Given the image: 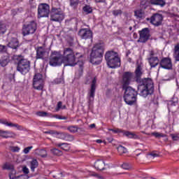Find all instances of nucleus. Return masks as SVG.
<instances>
[{
	"label": "nucleus",
	"mask_w": 179,
	"mask_h": 179,
	"mask_svg": "<svg viewBox=\"0 0 179 179\" xmlns=\"http://www.w3.org/2000/svg\"><path fill=\"white\" fill-rule=\"evenodd\" d=\"M79 58H82L80 53L73 52V49L66 48L64 49L63 55L61 51H52L49 58V65L50 66H60L66 64V66H75L79 62Z\"/></svg>",
	"instance_id": "nucleus-1"
},
{
	"label": "nucleus",
	"mask_w": 179,
	"mask_h": 179,
	"mask_svg": "<svg viewBox=\"0 0 179 179\" xmlns=\"http://www.w3.org/2000/svg\"><path fill=\"white\" fill-rule=\"evenodd\" d=\"M135 73V81L136 83H139L138 86V94L144 98L148 97V96H152L155 93V84L152 78H143L142 79V67L138 65L134 71Z\"/></svg>",
	"instance_id": "nucleus-2"
},
{
	"label": "nucleus",
	"mask_w": 179,
	"mask_h": 179,
	"mask_svg": "<svg viewBox=\"0 0 179 179\" xmlns=\"http://www.w3.org/2000/svg\"><path fill=\"white\" fill-rule=\"evenodd\" d=\"M105 47L104 42L97 43L93 46L90 56L91 64L94 65H100L101 64Z\"/></svg>",
	"instance_id": "nucleus-3"
},
{
	"label": "nucleus",
	"mask_w": 179,
	"mask_h": 179,
	"mask_svg": "<svg viewBox=\"0 0 179 179\" xmlns=\"http://www.w3.org/2000/svg\"><path fill=\"white\" fill-rule=\"evenodd\" d=\"M13 58L17 61V71L20 72L22 75L29 73L30 71V62L26 59H24L22 55H14Z\"/></svg>",
	"instance_id": "nucleus-4"
},
{
	"label": "nucleus",
	"mask_w": 179,
	"mask_h": 179,
	"mask_svg": "<svg viewBox=\"0 0 179 179\" xmlns=\"http://www.w3.org/2000/svg\"><path fill=\"white\" fill-rule=\"evenodd\" d=\"M122 90H124L123 98L126 104H128V106H134L136 101L138 92L131 87H126L122 88Z\"/></svg>",
	"instance_id": "nucleus-5"
},
{
	"label": "nucleus",
	"mask_w": 179,
	"mask_h": 179,
	"mask_svg": "<svg viewBox=\"0 0 179 179\" xmlns=\"http://www.w3.org/2000/svg\"><path fill=\"white\" fill-rule=\"evenodd\" d=\"M37 30V22L36 20H31L25 22L22 25V36H29V34H34Z\"/></svg>",
	"instance_id": "nucleus-6"
},
{
	"label": "nucleus",
	"mask_w": 179,
	"mask_h": 179,
	"mask_svg": "<svg viewBox=\"0 0 179 179\" xmlns=\"http://www.w3.org/2000/svg\"><path fill=\"white\" fill-rule=\"evenodd\" d=\"M64 16L62 13V10L61 8L52 7L50 20L52 22H62L64 20Z\"/></svg>",
	"instance_id": "nucleus-7"
},
{
	"label": "nucleus",
	"mask_w": 179,
	"mask_h": 179,
	"mask_svg": "<svg viewBox=\"0 0 179 179\" xmlns=\"http://www.w3.org/2000/svg\"><path fill=\"white\" fill-rule=\"evenodd\" d=\"M34 89L36 90H43L44 88V80H43V74L38 73L34 76L33 80Z\"/></svg>",
	"instance_id": "nucleus-8"
},
{
	"label": "nucleus",
	"mask_w": 179,
	"mask_h": 179,
	"mask_svg": "<svg viewBox=\"0 0 179 179\" xmlns=\"http://www.w3.org/2000/svg\"><path fill=\"white\" fill-rule=\"evenodd\" d=\"M96 83H97V78L94 77L92 80L90 89L87 94L89 104H92L94 101V96H96V89L97 87Z\"/></svg>",
	"instance_id": "nucleus-9"
},
{
	"label": "nucleus",
	"mask_w": 179,
	"mask_h": 179,
	"mask_svg": "<svg viewBox=\"0 0 179 179\" xmlns=\"http://www.w3.org/2000/svg\"><path fill=\"white\" fill-rule=\"evenodd\" d=\"M139 38L138 40V43H142L145 44L147 41H149L151 35H150V29L149 28H143L142 30L138 31Z\"/></svg>",
	"instance_id": "nucleus-10"
},
{
	"label": "nucleus",
	"mask_w": 179,
	"mask_h": 179,
	"mask_svg": "<svg viewBox=\"0 0 179 179\" xmlns=\"http://www.w3.org/2000/svg\"><path fill=\"white\" fill-rule=\"evenodd\" d=\"M50 6L47 3H41L38 7V17H48Z\"/></svg>",
	"instance_id": "nucleus-11"
},
{
	"label": "nucleus",
	"mask_w": 179,
	"mask_h": 179,
	"mask_svg": "<svg viewBox=\"0 0 179 179\" xmlns=\"http://www.w3.org/2000/svg\"><path fill=\"white\" fill-rule=\"evenodd\" d=\"M133 78L134 73L130 71L124 72L122 77V87L125 88L129 87Z\"/></svg>",
	"instance_id": "nucleus-12"
},
{
	"label": "nucleus",
	"mask_w": 179,
	"mask_h": 179,
	"mask_svg": "<svg viewBox=\"0 0 179 179\" xmlns=\"http://www.w3.org/2000/svg\"><path fill=\"white\" fill-rule=\"evenodd\" d=\"M150 23L155 27L162 26L163 23V15L159 13H154L150 18Z\"/></svg>",
	"instance_id": "nucleus-13"
},
{
	"label": "nucleus",
	"mask_w": 179,
	"mask_h": 179,
	"mask_svg": "<svg viewBox=\"0 0 179 179\" xmlns=\"http://www.w3.org/2000/svg\"><path fill=\"white\" fill-rule=\"evenodd\" d=\"M162 68V69H166L167 71H171V69H173V62H171V58L170 57H163L159 61V67Z\"/></svg>",
	"instance_id": "nucleus-14"
},
{
	"label": "nucleus",
	"mask_w": 179,
	"mask_h": 179,
	"mask_svg": "<svg viewBox=\"0 0 179 179\" xmlns=\"http://www.w3.org/2000/svg\"><path fill=\"white\" fill-rule=\"evenodd\" d=\"M78 36L83 40L93 38V32L89 28H82L78 31Z\"/></svg>",
	"instance_id": "nucleus-15"
},
{
	"label": "nucleus",
	"mask_w": 179,
	"mask_h": 179,
	"mask_svg": "<svg viewBox=\"0 0 179 179\" xmlns=\"http://www.w3.org/2000/svg\"><path fill=\"white\" fill-rule=\"evenodd\" d=\"M36 51V59H44L47 57V50L45 48L39 46L35 48Z\"/></svg>",
	"instance_id": "nucleus-16"
},
{
	"label": "nucleus",
	"mask_w": 179,
	"mask_h": 179,
	"mask_svg": "<svg viewBox=\"0 0 179 179\" xmlns=\"http://www.w3.org/2000/svg\"><path fill=\"white\" fill-rule=\"evenodd\" d=\"M107 65L108 66H109V68H111L112 69L118 68V66H120L121 65V59L117 56V57L113 58L109 62H108Z\"/></svg>",
	"instance_id": "nucleus-17"
},
{
	"label": "nucleus",
	"mask_w": 179,
	"mask_h": 179,
	"mask_svg": "<svg viewBox=\"0 0 179 179\" xmlns=\"http://www.w3.org/2000/svg\"><path fill=\"white\" fill-rule=\"evenodd\" d=\"M0 124H2L3 125H6V127H10V128L15 127L18 131H23L24 129L23 128V126L19 125L17 124H14L12 122H8V120L5 119H0Z\"/></svg>",
	"instance_id": "nucleus-18"
},
{
	"label": "nucleus",
	"mask_w": 179,
	"mask_h": 179,
	"mask_svg": "<svg viewBox=\"0 0 179 179\" xmlns=\"http://www.w3.org/2000/svg\"><path fill=\"white\" fill-rule=\"evenodd\" d=\"M0 137L4 139H9V138H16V133L8 130H0Z\"/></svg>",
	"instance_id": "nucleus-19"
},
{
	"label": "nucleus",
	"mask_w": 179,
	"mask_h": 179,
	"mask_svg": "<svg viewBox=\"0 0 179 179\" xmlns=\"http://www.w3.org/2000/svg\"><path fill=\"white\" fill-rule=\"evenodd\" d=\"M56 135H58L59 139H62L63 141H67L69 142L73 141V136L68 133L57 131Z\"/></svg>",
	"instance_id": "nucleus-20"
},
{
	"label": "nucleus",
	"mask_w": 179,
	"mask_h": 179,
	"mask_svg": "<svg viewBox=\"0 0 179 179\" xmlns=\"http://www.w3.org/2000/svg\"><path fill=\"white\" fill-rule=\"evenodd\" d=\"M148 60L150 68H156L157 65H160V61L157 57H150Z\"/></svg>",
	"instance_id": "nucleus-21"
},
{
	"label": "nucleus",
	"mask_w": 179,
	"mask_h": 179,
	"mask_svg": "<svg viewBox=\"0 0 179 179\" xmlns=\"http://www.w3.org/2000/svg\"><path fill=\"white\" fill-rule=\"evenodd\" d=\"M117 57H118V53L113 50H110L106 52L105 59L108 63L109 62V61H111V59H114V58H117Z\"/></svg>",
	"instance_id": "nucleus-22"
},
{
	"label": "nucleus",
	"mask_w": 179,
	"mask_h": 179,
	"mask_svg": "<svg viewBox=\"0 0 179 179\" xmlns=\"http://www.w3.org/2000/svg\"><path fill=\"white\" fill-rule=\"evenodd\" d=\"M8 46L10 48H13V50H16L17 47H19V41L17 39V38H11Z\"/></svg>",
	"instance_id": "nucleus-23"
},
{
	"label": "nucleus",
	"mask_w": 179,
	"mask_h": 179,
	"mask_svg": "<svg viewBox=\"0 0 179 179\" xmlns=\"http://www.w3.org/2000/svg\"><path fill=\"white\" fill-rule=\"evenodd\" d=\"M94 167L96 169L99 171L104 170V167H106V163H104L103 160L98 159L94 163Z\"/></svg>",
	"instance_id": "nucleus-24"
},
{
	"label": "nucleus",
	"mask_w": 179,
	"mask_h": 179,
	"mask_svg": "<svg viewBox=\"0 0 179 179\" xmlns=\"http://www.w3.org/2000/svg\"><path fill=\"white\" fill-rule=\"evenodd\" d=\"M122 133L124 136L129 138L130 139H139V136L134 132H131L129 131H122Z\"/></svg>",
	"instance_id": "nucleus-25"
},
{
	"label": "nucleus",
	"mask_w": 179,
	"mask_h": 179,
	"mask_svg": "<svg viewBox=\"0 0 179 179\" xmlns=\"http://www.w3.org/2000/svg\"><path fill=\"white\" fill-rule=\"evenodd\" d=\"M10 59L8 55H3L0 59V65L1 66L5 67L8 64H9Z\"/></svg>",
	"instance_id": "nucleus-26"
},
{
	"label": "nucleus",
	"mask_w": 179,
	"mask_h": 179,
	"mask_svg": "<svg viewBox=\"0 0 179 179\" xmlns=\"http://www.w3.org/2000/svg\"><path fill=\"white\" fill-rule=\"evenodd\" d=\"M83 76V63L79 64V69L76 71L75 79H80Z\"/></svg>",
	"instance_id": "nucleus-27"
},
{
	"label": "nucleus",
	"mask_w": 179,
	"mask_h": 179,
	"mask_svg": "<svg viewBox=\"0 0 179 179\" xmlns=\"http://www.w3.org/2000/svg\"><path fill=\"white\" fill-rule=\"evenodd\" d=\"M37 167H38V161H37V159L36 158H33L30 161L31 171H32V173H34V171H36V169H37Z\"/></svg>",
	"instance_id": "nucleus-28"
},
{
	"label": "nucleus",
	"mask_w": 179,
	"mask_h": 179,
	"mask_svg": "<svg viewBox=\"0 0 179 179\" xmlns=\"http://www.w3.org/2000/svg\"><path fill=\"white\" fill-rule=\"evenodd\" d=\"M69 6L73 10H78V6H79V3H80V0H69Z\"/></svg>",
	"instance_id": "nucleus-29"
},
{
	"label": "nucleus",
	"mask_w": 179,
	"mask_h": 179,
	"mask_svg": "<svg viewBox=\"0 0 179 179\" xmlns=\"http://www.w3.org/2000/svg\"><path fill=\"white\" fill-rule=\"evenodd\" d=\"M173 58L176 62H179V43L176 44L174 47Z\"/></svg>",
	"instance_id": "nucleus-30"
},
{
	"label": "nucleus",
	"mask_w": 179,
	"mask_h": 179,
	"mask_svg": "<svg viewBox=\"0 0 179 179\" xmlns=\"http://www.w3.org/2000/svg\"><path fill=\"white\" fill-rule=\"evenodd\" d=\"M151 5H157L158 6H164L166 5V1L164 0H150Z\"/></svg>",
	"instance_id": "nucleus-31"
},
{
	"label": "nucleus",
	"mask_w": 179,
	"mask_h": 179,
	"mask_svg": "<svg viewBox=\"0 0 179 179\" xmlns=\"http://www.w3.org/2000/svg\"><path fill=\"white\" fill-rule=\"evenodd\" d=\"M117 150L120 156H122V155H125L126 153H128V150L125 147L121 145L117 146Z\"/></svg>",
	"instance_id": "nucleus-32"
},
{
	"label": "nucleus",
	"mask_w": 179,
	"mask_h": 179,
	"mask_svg": "<svg viewBox=\"0 0 179 179\" xmlns=\"http://www.w3.org/2000/svg\"><path fill=\"white\" fill-rule=\"evenodd\" d=\"M56 145L58 146V148H61L63 150H69V144L66 143H58Z\"/></svg>",
	"instance_id": "nucleus-33"
},
{
	"label": "nucleus",
	"mask_w": 179,
	"mask_h": 179,
	"mask_svg": "<svg viewBox=\"0 0 179 179\" xmlns=\"http://www.w3.org/2000/svg\"><path fill=\"white\" fill-rule=\"evenodd\" d=\"M83 12H85V13H86V15H89V14L93 13V8L92 7H90V6H89V5H85L83 8Z\"/></svg>",
	"instance_id": "nucleus-34"
},
{
	"label": "nucleus",
	"mask_w": 179,
	"mask_h": 179,
	"mask_svg": "<svg viewBox=\"0 0 179 179\" xmlns=\"http://www.w3.org/2000/svg\"><path fill=\"white\" fill-rule=\"evenodd\" d=\"M36 115H37L38 117H51L52 114L51 113H48L47 112L45 111H38L36 113Z\"/></svg>",
	"instance_id": "nucleus-35"
},
{
	"label": "nucleus",
	"mask_w": 179,
	"mask_h": 179,
	"mask_svg": "<svg viewBox=\"0 0 179 179\" xmlns=\"http://www.w3.org/2000/svg\"><path fill=\"white\" fill-rule=\"evenodd\" d=\"M13 173H15V171H12V173L9 174L10 179H24V175H20L16 176V175H14Z\"/></svg>",
	"instance_id": "nucleus-36"
},
{
	"label": "nucleus",
	"mask_w": 179,
	"mask_h": 179,
	"mask_svg": "<svg viewBox=\"0 0 179 179\" xmlns=\"http://www.w3.org/2000/svg\"><path fill=\"white\" fill-rule=\"evenodd\" d=\"M4 33H6V25L0 21V36H3Z\"/></svg>",
	"instance_id": "nucleus-37"
},
{
	"label": "nucleus",
	"mask_w": 179,
	"mask_h": 179,
	"mask_svg": "<svg viewBox=\"0 0 179 179\" xmlns=\"http://www.w3.org/2000/svg\"><path fill=\"white\" fill-rule=\"evenodd\" d=\"M38 155L41 156V157H47V151L44 149L39 150Z\"/></svg>",
	"instance_id": "nucleus-38"
},
{
	"label": "nucleus",
	"mask_w": 179,
	"mask_h": 179,
	"mask_svg": "<svg viewBox=\"0 0 179 179\" xmlns=\"http://www.w3.org/2000/svg\"><path fill=\"white\" fill-rule=\"evenodd\" d=\"M134 15L137 19H142V17H143V13L141 10H136L134 12Z\"/></svg>",
	"instance_id": "nucleus-39"
},
{
	"label": "nucleus",
	"mask_w": 179,
	"mask_h": 179,
	"mask_svg": "<svg viewBox=\"0 0 179 179\" xmlns=\"http://www.w3.org/2000/svg\"><path fill=\"white\" fill-rule=\"evenodd\" d=\"M152 136H155V138H165L166 134L159 133V132H153L152 133Z\"/></svg>",
	"instance_id": "nucleus-40"
},
{
	"label": "nucleus",
	"mask_w": 179,
	"mask_h": 179,
	"mask_svg": "<svg viewBox=\"0 0 179 179\" xmlns=\"http://www.w3.org/2000/svg\"><path fill=\"white\" fill-rule=\"evenodd\" d=\"M52 118H56L57 120H68V117L66 116H62L59 115H51Z\"/></svg>",
	"instance_id": "nucleus-41"
},
{
	"label": "nucleus",
	"mask_w": 179,
	"mask_h": 179,
	"mask_svg": "<svg viewBox=\"0 0 179 179\" xmlns=\"http://www.w3.org/2000/svg\"><path fill=\"white\" fill-rule=\"evenodd\" d=\"M68 131L69 132H71L72 134H75L78 131V127L76 126H69L67 128Z\"/></svg>",
	"instance_id": "nucleus-42"
},
{
	"label": "nucleus",
	"mask_w": 179,
	"mask_h": 179,
	"mask_svg": "<svg viewBox=\"0 0 179 179\" xmlns=\"http://www.w3.org/2000/svg\"><path fill=\"white\" fill-rule=\"evenodd\" d=\"M3 170H13V166L10 164L6 163L3 166Z\"/></svg>",
	"instance_id": "nucleus-43"
},
{
	"label": "nucleus",
	"mask_w": 179,
	"mask_h": 179,
	"mask_svg": "<svg viewBox=\"0 0 179 179\" xmlns=\"http://www.w3.org/2000/svg\"><path fill=\"white\" fill-rule=\"evenodd\" d=\"M52 152L53 155H55L56 156H62V151H61L57 148L52 149Z\"/></svg>",
	"instance_id": "nucleus-44"
},
{
	"label": "nucleus",
	"mask_w": 179,
	"mask_h": 179,
	"mask_svg": "<svg viewBox=\"0 0 179 179\" xmlns=\"http://www.w3.org/2000/svg\"><path fill=\"white\" fill-rule=\"evenodd\" d=\"M112 13L113 16H120V15H122V10H114L112 11Z\"/></svg>",
	"instance_id": "nucleus-45"
},
{
	"label": "nucleus",
	"mask_w": 179,
	"mask_h": 179,
	"mask_svg": "<svg viewBox=\"0 0 179 179\" xmlns=\"http://www.w3.org/2000/svg\"><path fill=\"white\" fill-rule=\"evenodd\" d=\"M10 150L14 152H19L20 150V148H19L18 146H10Z\"/></svg>",
	"instance_id": "nucleus-46"
},
{
	"label": "nucleus",
	"mask_w": 179,
	"mask_h": 179,
	"mask_svg": "<svg viewBox=\"0 0 179 179\" xmlns=\"http://www.w3.org/2000/svg\"><path fill=\"white\" fill-rule=\"evenodd\" d=\"M121 167L122 169H124V170H129V169H131V165L127 162H124L121 165Z\"/></svg>",
	"instance_id": "nucleus-47"
},
{
	"label": "nucleus",
	"mask_w": 179,
	"mask_h": 179,
	"mask_svg": "<svg viewBox=\"0 0 179 179\" xmlns=\"http://www.w3.org/2000/svg\"><path fill=\"white\" fill-rule=\"evenodd\" d=\"M61 108H62V101H59L57 103V106L55 108V111L58 112L59 111V110H61Z\"/></svg>",
	"instance_id": "nucleus-48"
},
{
	"label": "nucleus",
	"mask_w": 179,
	"mask_h": 179,
	"mask_svg": "<svg viewBox=\"0 0 179 179\" xmlns=\"http://www.w3.org/2000/svg\"><path fill=\"white\" fill-rule=\"evenodd\" d=\"M33 148V146H29V147H27L25 148L24 150H23V152L25 155H27V153H29L30 152V150Z\"/></svg>",
	"instance_id": "nucleus-49"
},
{
	"label": "nucleus",
	"mask_w": 179,
	"mask_h": 179,
	"mask_svg": "<svg viewBox=\"0 0 179 179\" xmlns=\"http://www.w3.org/2000/svg\"><path fill=\"white\" fill-rule=\"evenodd\" d=\"M108 131H111V132H113L114 134H118L120 132H122V131H121L120 129H108Z\"/></svg>",
	"instance_id": "nucleus-50"
},
{
	"label": "nucleus",
	"mask_w": 179,
	"mask_h": 179,
	"mask_svg": "<svg viewBox=\"0 0 179 179\" xmlns=\"http://www.w3.org/2000/svg\"><path fill=\"white\" fill-rule=\"evenodd\" d=\"M6 51V46L0 45V52H5Z\"/></svg>",
	"instance_id": "nucleus-51"
},
{
	"label": "nucleus",
	"mask_w": 179,
	"mask_h": 179,
	"mask_svg": "<svg viewBox=\"0 0 179 179\" xmlns=\"http://www.w3.org/2000/svg\"><path fill=\"white\" fill-rule=\"evenodd\" d=\"M45 134H49L50 135H57V131L50 130L45 131Z\"/></svg>",
	"instance_id": "nucleus-52"
},
{
	"label": "nucleus",
	"mask_w": 179,
	"mask_h": 179,
	"mask_svg": "<svg viewBox=\"0 0 179 179\" xmlns=\"http://www.w3.org/2000/svg\"><path fill=\"white\" fill-rule=\"evenodd\" d=\"M173 141H179V136L177 135L171 134Z\"/></svg>",
	"instance_id": "nucleus-53"
},
{
	"label": "nucleus",
	"mask_w": 179,
	"mask_h": 179,
	"mask_svg": "<svg viewBox=\"0 0 179 179\" xmlns=\"http://www.w3.org/2000/svg\"><path fill=\"white\" fill-rule=\"evenodd\" d=\"M22 171L24 174H29V168L24 166L23 169H22Z\"/></svg>",
	"instance_id": "nucleus-54"
},
{
	"label": "nucleus",
	"mask_w": 179,
	"mask_h": 179,
	"mask_svg": "<svg viewBox=\"0 0 179 179\" xmlns=\"http://www.w3.org/2000/svg\"><path fill=\"white\" fill-rule=\"evenodd\" d=\"M55 83H62L64 82V78H57L55 80Z\"/></svg>",
	"instance_id": "nucleus-55"
},
{
	"label": "nucleus",
	"mask_w": 179,
	"mask_h": 179,
	"mask_svg": "<svg viewBox=\"0 0 179 179\" xmlns=\"http://www.w3.org/2000/svg\"><path fill=\"white\" fill-rule=\"evenodd\" d=\"M150 156H152V157H159V154L152 152L151 153H150Z\"/></svg>",
	"instance_id": "nucleus-56"
},
{
	"label": "nucleus",
	"mask_w": 179,
	"mask_h": 179,
	"mask_svg": "<svg viewBox=\"0 0 179 179\" xmlns=\"http://www.w3.org/2000/svg\"><path fill=\"white\" fill-rule=\"evenodd\" d=\"M106 0H94L96 3H106Z\"/></svg>",
	"instance_id": "nucleus-57"
},
{
	"label": "nucleus",
	"mask_w": 179,
	"mask_h": 179,
	"mask_svg": "<svg viewBox=\"0 0 179 179\" xmlns=\"http://www.w3.org/2000/svg\"><path fill=\"white\" fill-rule=\"evenodd\" d=\"M96 142V143H103V141H101V139H97Z\"/></svg>",
	"instance_id": "nucleus-58"
},
{
	"label": "nucleus",
	"mask_w": 179,
	"mask_h": 179,
	"mask_svg": "<svg viewBox=\"0 0 179 179\" xmlns=\"http://www.w3.org/2000/svg\"><path fill=\"white\" fill-rule=\"evenodd\" d=\"M154 55H155V52L151 51L150 53V57H154Z\"/></svg>",
	"instance_id": "nucleus-59"
},
{
	"label": "nucleus",
	"mask_w": 179,
	"mask_h": 179,
	"mask_svg": "<svg viewBox=\"0 0 179 179\" xmlns=\"http://www.w3.org/2000/svg\"><path fill=\"white\" fill-rule=\"evenodd\" d=\"M90 128H96V124H90Z\"/></svg>",
	"instance_id": "nucleus-60"
},
{
	"label": "nucleus",
	"mask_w": 179,
	"mask_h": 179,
	"mask_svg": "<svg viewBox=\"0 0 179 179\" xmlns=\"http://www.w3.org/2000/svg\"><path fill=\"white\" fill-rule=\"evenodd\" d=\"M62 110L66 108V106H64L63 107H62Z\"/></svg>",
	"instance_id": "nucleus-61"
},
{
	"label": "nucleus",
	"mask_w": 179,
	"mask_h": 179,
	"mask_svg": "<svg viewBox=\"0 0 179 179\" xmlns=\"http://www.w3.org/2000/svg\"><path fill=\"white\" fill-rule=\"evenodd\" d=\"M131 60H132V59H131V58L128 59L129 62H131Z\"/></svg>",
	"instance_id": "nucleus-62"
},
{
	"label": "nucleus",
	"mask_w": 179,
	"mask_h": 179,
	"mask_svg": "<svg viewBox=\"0 0 179 179\" xmlns=\"http://www.w3.org/2000/svg\"><path fill=\"white\" fill-rule=\"evenodd\" d=\"M129 29H130V30H132V27H130Z\"/></svg>",
	"instance_id": "nucleus-63"
},
{
	"label": "nucleus",
	"mask_w": 179,
	"mask_h": 179,
	"mask_svg": "<svg viewBox=\"0 0 179 179\" xmlns=\"http://www.w3.org/2000/svg\"><path fill=\"white\" fill-rule=\"evenodd\" d=\"M127 55V57H128V55H129V53H127V55Z\"/></svg>",
	"instance_id": "nucleus-64"
}]
</instances>
